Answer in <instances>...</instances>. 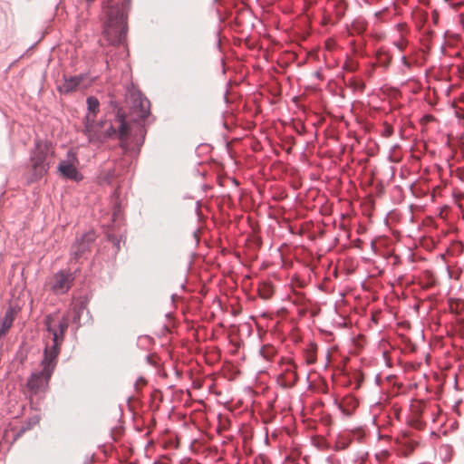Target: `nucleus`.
Returning <instances> with one entry per match:
<instances>
[{
	"label": "nucleus",
	"instance_id": "1",
	"mask_svg": "<svg viewBox=\"0 0 464 464\" xmlns=\"http://www.w3.org/2000/svg\"><path fill=\"white\" fill-rule=\"evenodd\" d=\"M110 111L114 114L113 121L119 123L116 128L110 120V125L102 133H93L92 138L95 143H104L108 140L117 138L120 140V147L124 154L137 157L145 141L147 129L140 124H130L123 107L113 98L110 97L108 102Z\"/></svg>",
	"mask_w": 464,
	"mask_h": 464
},
{
	"label": "nucleus",
	"instance_id": "2",
	"mask_svg": "<svg viewBox=\"0 0 464 464\" xmlns=\"http://www.w3.org/2000/svg\"><path fill=\"white\" fill-rule=\"evenodd\" d=\"M131 0H102L103 34L112 46L124 44L128 32V14Z\"/></svg>",
	"mask_w": 464,
	"mask_h": 464
},
{
	"label": "nucleus",
	"instance_id": "3",
	"mask_svg": "<svg viewBox=\"0 0 464 464\" xmlns=\"http://www.w3.org/2000/svg\"><path fill=\"white\" fill-rule=\"evenodd\" d=\"M130 124H140L146 129L145 121L150 116V102L133 84L125 92V106H122Z\"/></svg>",
	"mask_w": 464,
	"mask_h": 464
},
{
	"label": "nucleus",
	"instance_id": "4",
	"mask_svg": "<svg viewBox=\"0 0 464 464\" xmlns=\"http://www.w3.org/2000/svg\"><path fill=\"white\" fill-rule=\"evenodd\" d=\"M50 154V149L47 145L42 146L39 143L36 144L35 152L31 157L33 160L34 176L37 179H41L49 169L48 156Z\"/></svg>",
	"mask_w": 464,
	"mask_h": 464
},
{
	"label": "nucleus",
	"instance_id": "5",
	"mask_svg": "<svg viewBox=\"0 0 464 464\" xmlns=\"http://www.w3.org/2000/svg\"><path fill=\"white\" fill-rule=\"evenodd\" d=\"M73 161H77V156L73 151L68 150L67 160L60 161L57 169L62 177L79 182L83 179V176L73 165Z\"/></svg>",
	"mask_w": 464,
	"mask_h": 464
},
{
	"label": "nucleus",
	"instance_id": "6",
	"mask_svg": "<svg viewBox=\"0 0 464 464\" xmlns=\"http://www.w3.org/2000/svg\"><path fill=\"white\" fill-rule=\"evenodd\" d=\"M94 241L95 234L92 231L84 233L80 238L76 239V242L72 246V255L75 261L84 257L85 254L91 250Z\"/></svg>",
	"mask_w": 464,
	"mask_h": 464
},
{
	"label": "nucleus",
	"instance_id": "7",
	"mask_svg": "<svg viewBox=\"0 0 464 464\" xmlns=\"http://www.w3.org/2000/svg\"><path fill=\"white\" fill-rule=\"evenodd\" d=\"M52 377H47L46 373H43V370L32 372L28 377L25 386L33 394H37L40 391L48 387Z\"/></svg>",
	"mask_w": 464,
	"mask_h": 464
},
{
	"label": "nucleus",
	"instance_id": "8",
	"mask_svg": "<svg viewBox=\"0 0 464 464\" xmlns=\"http://www.w3.org/2000/svg\"><path fill=\"white\" fill-rule=\"evenodd\" d=\"M77 272H79V269L73 273H65L63 270L57 272L53 276V291L60 295L66 293L71 286V283L74 280Z\"/></svg>",
	"mask_w": 464,
	"mask_h": 464
},
{
	"label": "nucleus",
	"instance_id": "9",
	"mask_svg": "<svg viewBox=\"0 0 464 464\" xmlns=\"http://www.w3.org/2000/svg\"><path fill=\"white\" fill-rule=\"evenodd\" d=\"M91 300L89 294L81 295L77 299L73 306L72 323L81 325L80 321L83 312H86V315L89 319H92L91 312L88 310V304Z\"/></svg>",
	"mask_w": 464,
	"mask_h": 464
},
{
	"label": "nucleus",
	"instance_id": "10",
	"mask_svg": "<svg viewBox=\"0 0 464 464\" xmlns=\"http://www.w3.org/2000/svg\"><path fill=\"white\" fill-rule=\"evenodd\" d=\"M83 132L87 135L88 140L91 143H95L96 141H93L92 138V134L93 133H102V129L105 127L107 121L106 120H100L98 121H95V118H92L89 115H85L83 120Z\"/></svg>",
	"mask_w": 464,
	"mask_h": 464
},
{
	"label": "nucleus",
	"instance_id": "11",
	"mask_svg": "<svg viewBox=\"0 0 464 464\" xmlns=\"http://www.w3.org/2000/svg\"><path fill=\"white\" fill-rule=\"evenodd\" d=\"M58 357L59 355L45 347L44 348L40 365L42 366L43 373H46L47 377H52L58 363Z\"/></svg>",
	"mask_w": 464,
	"mask_h": 464
},
{
	"label": "nucleus",
	"instance_id": "12",
	"mask_svg": "<svg viewBox=\"0 0 464 464\" xmlns=\"http://www.w3.org/2000/svg\"><path fill=\"white\" fill-rule=\"evenodd\" d=\"M84 79L83 74L64 77L63 82L57 86V91L63 94H68L75 91Z\"/></svg>",
	"mask_w": 464,
	"mask_h": 464
},
{
	"label": "nucleus",
	"instance_id": "13",
	"mask_svg": "<svg viewBox=\"0 0 464 464\" xmlns=\"http://www.w3.org/2000/svg\"><path fill=\"white\" fill-rule=\"evenodd\" d=\"M276 381L283 389H290L296 384L298 376L293 368H286L278 374Z\"/></svg>",
	"mask_w": 464,
	"mask_h": 464
},
{
	"label": "nucleus",
	"instance_id": "14",
	"mask_svg": "<svg viewBox=\"0 0 464 464\" xmlns=\"http://www.w3.org/2000/svg\"><path fill=\"white\" fill-rule=\"evenodd\" d=\"M14 309L10 306L6 309L4 317L0 321L1 334H7L9 329L12 327L14 321Z\"/></svg>",
	"mask_w": 464,
	"mask_h": 464
},
{
	"label": "nucleus",
	"instance_id": "15",
	"mask_svg": "<svg viewBox=\"0 0 464 464\" xmlns=\"http://www.w3.org/2000/svg\"><path fill=\"white\" fill-rule=\"evenodd\" d=\"M46 331L53 335V343H63L64 335L58 333V331L52 325V315L49 314L44 320Z\"/></svg>",
	"mask_w": 464,
	"mask_h": 464
},
{
	"label": "nucleus",
	"instance_id": "16",
	"mask_svg": "<svg viewBox=\"0 0 464 464\" xmlns=\"http://www.w3.org/2000/svg\"><path fill=\"white\" fill-rule=\"evenodd\" d=\"M39 421H40V417L38 415H34V416L28 418L20 426V429L15 436V439L17 437H20L24 432L33 429L34 426H36L39 423Z\"/></svg>",
	"mask_w": 464,
	"mask_h": 464
},
{
	"label": "nucleus",
	"instance_id": "17",
	"mask_svg": "<svg viewBox=\"0 0 464 464\" xmlns=\"http://www.w3.org/2000/svg\"><path fill=\"white\" fill-rule=\"evenodd\" d=\"M86 104L88 110V113L86 115L95 118L100 109V102L98 98L92 95L88 96L86 99Z\"/></svg>",
	"mask_w": 464,
	"mask_h": 464
},
{
	"label": "nucleus",
	"instance_id": "18",
	"mask_svg": "<svg viewBox=\"0 0 464 464\" xmlns=\"http://www.w3.org/2000/svg\"><path fill=\"white\" fill-rule=\"evenodd\" d=\"M337 405L341 412L349 417L353 415L355 408L357 407V402L353 398H350L347 401L340 402Z\"/></svg>",
	"mask_w": 464,
	"mask_h": 464
},
{
	"label": "nucleus",
	"instance_id": "19",
	"mask_svg": "<svg viewBox=\"0 0 464 464\" xmlns=\"http://www.w3.org/2000/svg\"><path fill=\"white\" fill-rule=\"evenodd\" d=\"M317 345L314 343H310L304 349V357L307 364H313L316 361Z\"/></svg>",
	"mask_w": 464,
	"mask_h": 464
},
{
	"label": "nucleus",
	"instance_id": "20",
	"mask_svg": "<svg viewBox=\"0 0 464 464\" xmlns=\"http://www.w3.org/2000/svg\"><path fill=\"white\" fill-rule=\"evenodd\" d=\"M354 433L353 432L352 434L348 435V436H339L337 441H336V450H346L352 440H353V437H354Z\"/></svg>",
	"mask_w": 464,
	"mask_h": 464
},
{
	"label": "nucleus",
	"instance_id": "21",
	"mask_svg": "<svg viewBox=\"0 0 464 464\" xmlns=\"http://www.w3.org/2000/svg\"><path fill=\"white\" fill-rule=\"evenodd\" d=\"M153 343V338L150 335H140L137 339V345L140 348L145 349L148 345Z\"/></svg>",
	"mask_w": 464,
	"mask_h": 464
},
{
	"label": "nucleus",
	"instance_id": "22",
	"mask_svg": "<svg viewBox=\"0 0 464 464\" xmlns=\"http://www.w3.org/2000/svg\"><path fill=\"white\" fill-rule=\"evenodd\" d=\"M308 303V300L305 298L304 294L298 293L296 294L295 300L293 301V304L295 305H301L304 306V311L302 314H304L306 311V304Z\"/></svg>",
	"mask_w": 464,
	"mask_h": 464
},
{
	"label": "nucleus",
	"instance_id": "23",
	"mask_svg": "<svg viewBox=\"0 0 464 464\" xmlns=\"http://www.w3.org/2000/svg\"><path fill=\"white\" fill-rule=\"evenodd\" d=\"M108 240L111 242L113 247L115 248V253L117 254L121 249V237H118L114 235H108Z\"/></svg>",
	"mask_w": 464,
	"mask_h": 464
},
{
	"label": "nucleus",
	"instance_id": "24",
	"mask_svg": "<svg viewBox=\"0 0 464 464\" xmlns=\"http://www.w3.org/2000/svg\"><path fill=\"white\" fill-rule=\"evenodd\" d=\"M69 327L68 320L63 317L58 323V333L65 336V333Z\"/></svg>",
	"mask_w": 464,
	"mask_h": 464
},
{
	"label": "nucleus",
	"instance_id": "25",
	"mask_svg": "<svg viewBox=\"0 0 464 464\" xmlns=\"http://www.w3.org/2000/svg\"><path fill=\"white\" fill-rule=\"evenodd\" d=\"M62 344H63V343H53L51 345L47 343L45 345V348H47L48 350H50L53 353L59 355L60 353H61Z\"/></svg>",
	"mask_w": 464,
	"mask_h": 464
},
{
	"label": "nucleus",
	"instance_id": "26",
	"mask_svg": "<svg viewBox=\"0 0 464 464\" xmlns=\"http://www.w3.org/2000/svg\"><path fill=\"white\" fill-rule=\"evenodd\" d=\"M336 6V16L338 19H341L344 15V8L343 7V4L341 2L335 5Z\"/></svg>",
	"mask_w": 464,
	"mask_h": 464
},
{
	"label": "nucleus",
	"instance_id": "27",
	"mask_svg": "<svg viewBox=\"0 0 464 464\" xmlns=\"http://www.w3.org/2000/svg\"><path fill=\"white\" fill-rule=\"evenodd\" d=\"M260 354L264 358L268 359L272 354L271 349L269 347L262 346L260 348Z\"/></svg>",
	"mask_w": 464,
	"mask_h": 464
},
{
	"label": "nucleus",
	"instance_id": "28",
	"mask_svg": "<svg viewBox=\"0 0 464 464\" xmlns=\"http://www.w3.org/2000/svg\"><path fill=\"white\" fill-rule=\"evenodd\" d=\"M146 383H147L146 379H145L144 377H141V376H140V377H139V378L136 380V382H135V383H134V388H135L136 390H138V386H139V385H145Z\"/></svg>",
	"mask_w": 464,
	"mask_h": 464
},
{
	"label": "nucleus",
	"instance_id": "29",
	"mask_svg": "<svg viewBox=\"0 0 464 464\" xmlns=\"http://www.w3.org/2000/svg\"><path fill=\"white\" fill-rule=\"evenodd\" d=\"M266 290L265 292H261L260 293V295L263 297V298H269L272 295V290L269 286H266Z\"/></svg>",
	"mask_w": 464,
	"mask_h": 464
},
{
	"label": "nucleus",
	"instance_id": "30",
	"mask_svg": "<svg viewBox=\"0 0 464 464\" xmlns=\"http://www.w3.org/2000/svg\"><path fill=\"white\" fill-rule=\"evenodd\" d=\"M255 464H270V463L264 456H259L256 459Z\"/></svg>",
	"mask_w": 464,
	"mask_h": 464
},
{
	"label": "nucleus",
	"instance_id": "31",
	"mask_svg": "<svg viewBox=\"0 0 464 464\" xmlns=\"http://www.w3.org/2000/svg\"><path fill=\"white\" fill-rule=\"evenodd\" d=\"M217 36H218V41H217L216 46H217L218 50L219 52H221V40H220V32L219 31L217 32Z\"/></svg>",
	"mask_w": 464,
	"mask_h": 464
},
{
	"label": "nucleus",
	"instance_id": "32",
	"mask_svg": "<svg viewBox=\"0 0 464 464\" xmlns=\"http://www.w3.org/2000/svg\"><path fill=\"white\" fill-rule=\"evenodd\" d=\"M394 44H395V46H396L399 50H401V51H403V50H404V48H405V46H406V43H405V42H403V41H402V42H397V43H395Z\"/></svg>",
	"mask_w": 464,
	"mask_h": 464
},
{
	"label": "nucleus",
	"instance_id": "33",
	"mask_svg": "<svg viewBox=\"0 0 464 464\" xmlns=\"http://www.w3.org/2000/svg\"><path fill=\"white\" fill-rule=\"evenodd\" d=\"M401 63L404 66L411 67V63H409V61L407 60V57L405 55L401 56Z\"/></svg>",
	"mask_w": 464,
	"mask_h": 464
},
{
	"label": "nucleus",
	"instance_id": "34",
	"mask_svg": "<svg viewBox=\"0 0 464 464\" xmlns=\"http://www.w3.org/2000/svg\"><path fill=\"white\" fill-rule=\"evenodd\" d=\"M459 72L461 73V74H464V61L461 63V64H459Z\"/></svg>",
	"mask_w": 464,
	"mask_h": 464
},
{
	"label": "nucleus",
	"instance_id": "35",
	"mask_svg": "<svg viewBox=\"0 0 464 464\" xmlns=\"http://www.w3.org/2000/svg\"><path fill=\"white\" fill-rule=\"evenodd\" d=\"M392 129H391V128H386V129H385V130H384V134H385L386 136H390V135H392Z\"/></svg>",
	"mask_w": 464,
	"mask_h": 464
},
{
	"label": "nucleus",
	"instance_id": "36",
	"mask_svg": "<svg viewBox=\"0 0 464 464\" xmlns=\"http://www.w3.org/2000/svg\"><path fill=\"white\" fill-rule=\"evenodd\" d=\"M146 361H147V362H148L149 364H150V365H154V362L151 361V359H150V355H147V356H146Z\"/></svg>",
	"mask_w": 464,
	"mask_h": 464
},
{
	"label": "nucleus",
	"instance_id": "37",
	"mask_svg": "<svg viewBox=\"0 0 464 464\" xmlns=\"http://www.w3.org/2000/svg\"><path fill=\"white\" fill-rule=\"evenodd\" d=\"M375 382H376V383H377L378 385H380V384H381V382H382V381H381V377H380V375H379V374H378V375H376V377H375Z\"/></svg>",
	"mask_w": 464,
	"mask_h": 464
},
{
	"label": "nucleus",
	"instance_id": "38",
	"mask_svg": "<svg viewBox=\"0 0 464 464\" xmlns=\"http://www.w3.org/2000/svg\"><path fill=\"white\" fill-rule=\"evenodd\" d=\"M314 76H315L316 78H318V79H321V78H322V74H321V72H318V71L314 72Z\"/></svg>",
	"mask_w": 464,
	"mask_h": 464
},
{
	"label": "nucleus",
	"instance_id": "39",
	"mask_svg": "<svg viewBox=\"0 0 464 464\" xmlns=\"http://www.w3.org/2000/svg\"><path fill=\"white\" fill-rule=\"evenodd\" d=\"M178 297V295L176 294H172L171 295V301L172 302H175L176 298Z\"/></svg>",
	"mask_w": 464,
	"mask_h": 464
},
{
	"label": "nucleus",
	"instance_id": "40",
	"mask_svg": "<svg viewBox=\"0 0 464 464\" xmlns=\"http://www.w3.org/2000/svg\"><path fill=\"white\" fill-rule=\"evenodd\" d=\"M122 53L127 56L128 55V51L126 50V48L124 47L122 49Z\"/></svg>",
	"mask_w": 464,
	"mask_h": 464
},
{
	"label": "nucleus",
	"instance_id": "41",
	"mask_svg": "<svg viewBox=\"0 0 464 464\" xmlns=\"http://www.w3.org/2000/svg\"><path fill=\"white\" fill-rule=\"evenodd\" d=\"M202 188H203V189H204V190H206V189H208L209 187H208V185H203V187H202Z\"/></svg>",
	"mask_w": 464,
	"mask_h": 464
},
{
	"label": "nucleus",
	"instance_id": "42",
	"mask_svg": "<svg viewBox=\"0 0 464 464\" xmlns=\"http://www.w3.org/2000/svg\"><path fill=\"white\" fill-rule=\"evenodd\" d=\"M199 206H200V201H199V200H198V201H197V207H198V208H199Z\"/></svg>",
	"mask_w": 464,
	"mask_h": 464
},
{
	"label": "nucleus",
	"instance_id": "43",
	"mask_svg": "<svg viewBox=\"0 0 464 464\" xmlns=\"http://www.w3.org/2000/svg\"><path fill=\"white\" fill-rule=\"evenodd\" d=\"M197 172H198V174L204 176L203 172L201 173L199 170H198Z\"/></svg>",
	"mask_w": 464,
	"mask_h": 464
},
{
	"label": "nucleus",
	"instance_id": "44",
	"mask_svg": "<svg viewBox=\"0 0 464 464\" xmlns=\"http://www.w3.org/2000/svg\"><path fill=\"white\" fill-rule=\"evenodd\" d=\"M360 86H361V88H363L364 84L362 82H360Z\"/></svg>",
	"mask_w": 464,
	"mask_h": 464
},
{
	"label": "nucleus",
	"instance_id": "45",
	"mask_svg": "<svg viewBox=\"0 0 464 464\" xmlns=\"http://www.w3.org/2000/svg\"><path fill=\"white\" fill-rule=\"evenodd\" d=\"M447 269H448L449 275L450 276V274H451L450 269L449 267H447Z\"/></svg>",
	"mask_w": 464,
	"mask_h": 464
},
{
	"label": "nucleus",
	"instance_id": "46",
	"mask_svg": "<svg viewBox=\"0 0 464 464\" xmlns=\"http://www.w3.org/2000/svg\"><path fill=\"white\" fill-rule=\"evenodd\" d=\"M94 0H86L87 3H92L93 2Z\"/></svg>",
	"mask_w": 464,
	"mask_h": 464
},
{
	"label": "nucleus",
	"instance_id": "47",
	"mask_svg": "<svg viewBox=\"0 0 464 464\" xmlns=\"http://www.w3.org/2000/svg\"><path fill=\"white\" fill-rule=\"evenodd\" d=\"M218 0H213L214 3H217Z\"/></svg>",
	"mask_w": 464,
	"mask_h": 464
},
{
	"label": "nucleus",
	"instance_id": "48",
	"mask_svg": "<svg viewBox=\"0 0 464 464\" xmlns=\"http://www.w3.org/2000/svg\"><path fill=\"white\" fill-rule=\"evenodd\" d=\"M445 2H448L449 0H444Z\"/></svg>",
	"mask_w": 464,
	"mask_h": 464
}]
</instances>
